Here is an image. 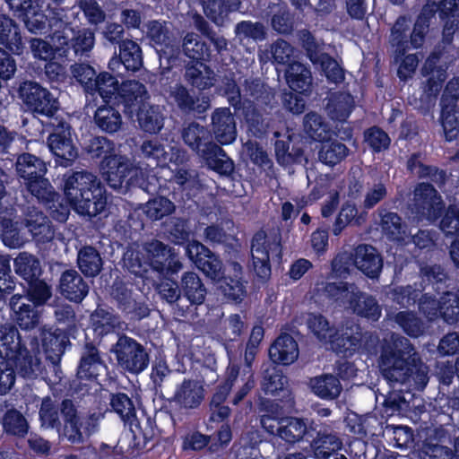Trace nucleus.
<instances>
[{
    "mask_svg": "<svg viewBox=\"0 0 459 459\" xmlns=\"http://www.w3.org/2000/svg\"><path fill=\"white\" fill-rule=\"evenodd\" d=\"M214 75L213 70L206 62L186 61L185 63L183 78L192 90L202 92L211 89L214 84Z\"/></svg>",
    "mask_w": 459,
    "mask_h": 459,
    "instance_id": "33",
    "label": "nucleus"
},
{
    "mask_svg": "<svg viewBox=\"0 0 459 459\" xmlns=\"http://www.w3.org/2000/svg\"><path fill=\"white\" fill-rule=\"evenodd\" d=\"M168 100L172 109L185 117L202 114L209 106L207 102L206 106L200 103L199 97L191 94L186 86L180 82L170 87Z\"/></svg>",
    "mask_w": 459,
    "mask_h": 459,
    "instance_id": "26",
    "label": "nucleus"
},
{
    "mask_svg": "<svg viewBox=\"0 0 459 459\" xmlns=\"http://www.w3.org/2000/svg\"><path fill=\"white\" fill-rule=\"evenodd\" d=\"M213 138L220 146L232 143L238 135L234 115L230 108H218L212 114Z\"/></svg>",
    "mask_w": 459,
    "mask_h": 459,
    "instance_id": "28",
    "label": "nucleus"
},
{
    "mask_svg": "<svg viewBox=\"0 0 459 459\" xmlns=\"http://www.w3.org/2000/svg\"><path fill=\"white\" fill-rule=\"evenodd\" d=\"M111 102L101 104L97 108L93 115L96 127L108 134L117 133L123 126V118L120 111Z\"/></svg>",
    "mask_w": 459,
    "mask_h": 459,
    "instance_id": "40",
    "label": "nucleus"
},
{
    "mask_svg": "<svg viewBox=\"0 0 459 459\" xmlns=\"http://www.w3.org/2000/svg\"><path fill=\"white\" fill-rule=\"evenodd\" d=\"M411 212L420 220L436 222L445 211V203L435 186L419 182L413 190Z\"/></svg>",
    "mask_w": 459,
    "mask_h": 459,
    "instance_id": "16",
    "label": "nucleus"
},
{
    "mask_svg": "<svg viewBox=\"0 0 459 459\" xmlns=\"http://www.w3.org/2000/svg\"><path fill=\"white\" fill-rule=\"evenodd\" d=\"M139 127L147 134H156L164 126V114L159 105L147 102L134 113Z\"/></svg>",
    "mask_w": 459,
    "mask_h": 459,
    "instance_id": "44",
    "label": "nucleus"
},
{
    "mask_svg": "<svg viewBox=\"0 0 459 459\" xmlns=\"http://www.w3.org/2000/svg\"><path fill=\"white\" fill-rule=\"evenodd\" d=\"M182 139L184 143L201 159L218 144L214 142L211 130L195 121L183 128Z\"/></svg>",
    "mask_w": 459,
    "mask_h": 459,
    "instance_id": "27",
    "label": "nucleus"
},
{
    "mask_svg": "<svg viewBox=\"0 0 459 459\" xmlns=\"http://www.w3.org/2000/svg\"><path fill=\"white\" fill-rule=\"evenodd\" d=\"M148 265L160 276V281L167 277L177 275L183 264L174 249L158 239H152L143 245Z\"/></svg>",
    "mask_w": 459,
    "mask_h": 459,
    "instance_id": "15",
    "label": "nucleus"
},
{
    "mask_svg": "<svg viewBox=\"0 0 459 459\" xmlns=\"http://www.w3.org/2000/svg\"><path fill=\"white\" fill-rule=\"evenodd\" d=\"M235 113L242 117L249 136L263 140L272 133L271 119L264 117L256 107L250 105L248 101H246L243 108Z\"/></svg>",
    "mask_w": 459,
    "mask_h": 459,
    "instance_id": "32",
    "label": "nucleus"
},
{
    "mask_svg": "<svg viewBox=\"0 0 459 459\" xmlns=\"http://www.w3.org/2000/svg\"><path fill=\"white\" fill-rule=\"evenodd\" d=\"M221 280L217 290L223 302L240 304L247 295V281L234 279L231 275L222 276Z\"/></svg>",
    "mask_w": 459,
    "mask_h": 459,
    "instance_id": "55",
    "label": "nucleus"
},
{
    "mask_svg": "<svg viewBox=\"0 0 459 459\" xmlns=\"http://www.w3.org/2000/svg\"><path fill=\"white\" fill-rule=\"evenodd\" d=\"M204 400V388L202 384L192 378H184L176 385L173 395L164 400L160 411L175 420L183 411L198 409Z\"/></svg>",
    "mask_w": 459,
    "mask_h": 459,
    "instance_id": "12",
    "label": "nucleus"
},
{
    "mask_svg": "<svg viewBox=\"0 0 459 459\" xmlns=\"http://www.w3.org/2000/svg\"><path fill=\"white\" fill-rule=\"evenodd\" d=\"M0 45L12 54L20 56L23 53L24 43L19 24L3 13H0Z\"/></svg>",
    "mask_w": 459,
    "mask_h": 459,
    "instance_id": "37",
    "label": "nucleus"
},
{
    "mask_svg": "<svg viewBox=\"0 0 459 459\" xmlns=\"http://www.w3.org/2000/svg\"><path fill=\"white\" fill-rule=\"evenodd\" d=\"M286 82L290 89L299 94L309 95L311 91L312 76L309 68L300 62L293 61L289 65L285 73Z\"/></svg>",
    "mask_w": 459,
    "mask_h": 459,
    "instance_id": "43",
    "label": "nucleus"
},
{
    "mask_svg": "<svg viewBox=\"0 0 459 459\" xmlns=\"http://www.w3.org/2000/svg\"><path fill=\"white\" fill-rule=\"evenodd\" d=\"M178 273L167 277L158 285L160 297L169 304H175L178 315L186 316L194 314L204 304L207 289L202 279L194 272H185L178 281Z\"/></svg>",
    "mask_w": 459,
    "mask_h": 459,
    "instance_id": "4",
    "label": "nucleus"
},
{
    "mask_svg": "<svg viewBox=\"0 0 459 459\" xmlns=\"http://www.w3.org/2000/svg\"><path fill=\"white\" fill-rule=\"evenodd\" d=\"M261 389L265 395H270L281 403H290L293 400L288 377L275 368L264 371Z\"/></svg>",
    "mask_w": 459,
    "mask_h": 459,
    "instance_id": "29",
    "label": "nucleus"
},
{
    "mask_svg": "<svg viewBox=\"0 0 459 459\" xmlns=\"http://www.w3.org/2000/svg\"><path fill=\"white\" fill-rule=\"evenodd\" d=\"M329 343L333 351L342 358L352 357L361 347L362 334L352 327L336 330L329 335Z\"/></svg>",
    "mask_w": 459,
    "mask_h": 459,
    "instance_id": "34",
    "label": "nucleus"
},
{
    "mask_svg": "<svg viewBox=\"0 0 459 459\" xmlns=\"http://www.w3.org/2000/svg\"><path fill=\"white\" fill-rule=\"evenodd\" d=\"M239 0H204V13L218 26L223 25L229 14L238 9Z\"/></svg>",
    "mask_w": 459,
    "mask_h": 459,
    "instance_id": "50",
    "label": "nucleus"
},
{
    "mask_svg": "<svg viewBox=\"0 0 459 459\" xmlns=\"http://www.w3.org/2000/svg\"><path fill=\"white\" fill-rule=\"evenodd\" d=\"M333 120L344 122L354 108V100L351 93L338 92L328 101L326 106Z\"/></svg>",
    "mask_w": 459,
    "mask_h": 459,
    "instance_id": "62",
    "label": "nucleus"
},
{
    "mask_svg": "<svg viewBox=\"0 0 459 459\" xmlns=\"http://www.w3.org/2000/svg\"><path fill=\"white\" fill-rule=\"evenodd\" d=\"M420 290L441 294L448 288L450 281L445 268L437 264L421 263L419 268Z\"/></svg>",
    "mask_w": 459,
    "mask_h": 459,
    "instance_id": "35",
    "label": "nucleus"
},
{
    "mask_svg": "<svg viewBox=\"0 0 459 459\" xmlns=\"http://www.w3.org/2000/svg\"><path fill=\"white\" fill-rule=\"evenodd\" d=\"M65 50V63L88 58L95 46V31L91 28L76 27L71 30V38L62 37L58 39Z\"/></svg>",
    "mask_w": 459,
    "mask_h": 459,
    "instance_id": "19",
    "label": "nucleus"
},
{
    "mask_svg": "<svg viewBox=\"0 0 459 459\" xmlns=\"http://www.w3.org/2000/svg\"><path fill=\"white\" fill-rule=\"evenodd\" d=\"M207 168L221 176H231L235 170V164L226 152L217 144L212 152L202 158Z\"/></svg>",
    "mask_w": 459,
    "mask_h": 459,
    "instance_id": "54",
    "label": "nucleus"
},
{
    "mask_svg": "<svg viewBox=\"0 0 459 459\" xmlns=\"http://www.w3.org/2000/svg\"><path fill=\"white\" fill-rule=\"evenodd\" d=\"M40 338L45 359L56 371L60 367L61 358L66 347L71 346L70 333L58 327L43 328Z\"/></svg>",
    "mask_w": 459,
    "mask_h": 459,
    "instance_id": "24",
    "label": "nucleus"
},
{
    "mask_svg": "<svg viewBox=\"0 0 459 459\" xmlns=\"http://www.w3.org/2000/svg\"><path fill=\"white\" fill-rule=\"evenodd\" d=\"M108 369L99 346L91 340H86L80 351L75 377L71 381L73 395L82 398L97 390L100 385V371Z\"/></svg>",
    "mask_w": 459,
    "mask_h": 459,
    "instance_id": "5",
    "label": "nucleus"
},
{
    "mask_svg": "<svg viewBox=\"0 0 459 459\" xmlns=\"http://www.w3.org/2000/svg\"><path fill=\"white\" fill-rule=\"evenodd\" d=\"M348 307L358 316L372 322L378 321L382 315V307L377 299L361 291L359 287L351 296Z\"/></svg>",
    "mask_w": 459,
    "mask_h": 459,
    "instance_id": "39",
    "label": "nucleus"
},
{
    "mask_svg": "<svg viewBox=\"0 0 459 459\" xmlns=\"http://www.w3.org/2000/svg\"><path fill=\"white\" fill-rule=\"evenodd\" d=\"M243 100L248 101L250 105L255 107L270 106L273 99V93L266 84L258 79L245 81L243 88Z\"/></svg>",
    "mask_w": 459,
    "mask_h": 459,
    "instance_id": "51",
    "label": "nucleus"
},
{
    "mask_svg": "<svg viewBox=\"0 0 459 459\" xmlns=\"http://www.w3.org/2000/svg\"><path fill=\"white\" fill-rule=\"evenodd\" d=\"M358 286L355 283L347 281L325 282L320 290V294L328 301L329 304L335 307H349L351 296H353Z\"/></svg>",
    "mask_w": 459,
    "mask_h": 459,
    "instance_id": "46",
    "label": "nucleus"
},
{
    "mask_svg": "<svg viewBox=\"0 0 459 459\" xmlns=\"http://www.w3.org/2000/svg\"><path fill=\"white\" fill-rule=\"evenodd\" d=\"M309 385L314 394L327 401L338 398L342 391L339 378L327 373L310 378Z\"/></svg>",
    "mask_w": 459,
    "mask_h": 459,
    "instance_id": "47",
    "label": "nucleus"
},
{
    "mask_svg": "<svg viewBox=\"0 0 459 459\" xmlns=\"http://www.w3.org/2000/svg\"><path fill=\"white\" fill-rule=\"evenodd\" d=\"M143 65V56L140 45L133 39H126L118 47V55L108 61V69L117 75L140 71Z\"/></svg>",
    "mask_w": 459,
    "mask_h": 459,
    "instance_id": "21",
    "label": "nucleus"
},
{
    "mask_svg": "<svg viewBox=\"0 0 459 459\" xmlns=\"http://www.w3.org/2000/svg\"><path fill=\"white\" fill-rule=\"evenodd\" d=\"M76 263L81 273L87 278L96 277L103 267L100 252L91 246H83L79 249Z\"/></svg>",
    "mask_w": 459,
    "mask_h": 459,
    "instance_id": "49",
    "label": "nucleus"
},
{
    "mask_svg": "<svg viewBox=\"0 0 459 459\" xmlns=\"http://www.w3.org/2000/svg\"><path fill=\"white\" fill-rule=\"evenodd\" d=\"M288 403H281L274 398H263L259 403L260 422L262 427L270 434H273V428L282 417L281 411Z\"/></svg>",
    "mask_w": 459,
    "mask_h": 459,
    "instance_id": "57",
    "label": "nucleus"
},
{
    "mask_svg": "<svg viewBox=\"0 0 459 459\" xmlns=\"http://www.w3.org/2000/svg\"><path fill=\"white\" fill-rule=\"evenodd\" d=\"M271 360L279 365L292 364L299 357V346L295 339L287 333H281L269 348Z\"/></svg>",
    "mask_w": 459,
    "mask_h": 459,
    "instance_id": "36",
    "label": "nucleus"
},
{
    "mask_svg": "<svg viewBox=\"0 0 459 459\" xmlns=\"http://www.w3.org/2000/svg\"><path fill=\"white\" fill-rule=\"evenodd\" d=\"M146 29V36L154 48L164 53L174 51V48L178 46L177 38L166 22L153 20L147 23Z\"/></svg>",
    "mask_w": 459,
    "mask_h": 459,
    "instance_id": "41",
    "label": "nucleus"
},
{
    "mask_svg": "<svg viewBox=\"0 0 459 459\" xmlns=\"http://www.w3.org/2000/svg\"><path fill=\"white\" fill-rule=\"evenodd\" d=\"M84 152L91 160L100 161H107L115 152V143L104 136L91 137L83 146Z\"/></svg>",
    "mask_w": 459,
    "mask_h": 459,
    "instance_id": "61",
    "label": "nucleus"
},
{
    "mask_svg": "<svg viewBox=\"0 0 459 459\" xmlns=\"http://www.w3.org/2000/svg\"><path fill=\"white\" fill-rule=\"evenodd\" d=\"M14 166L21 192L25 199L34 200L35 196L43 197L42 194L48 193L51 183L47 178V163L42 159L22 152L17 156Z\"/></svg>",
    "mask_w": 459,
    "mask_h": 459,
    "instance_id": "7",
    "label": "nucleus"
},
{
    "mask_svg": "<svg viewBox=\"0 0 459 459\" xmlns=\"http://www.w3.org/2000/svg\"><path fill=\"white\" fill-rule=\"evenodd\" d=\"M422 153L420 152L411 153L406 161V169L411 174H416L419 179L429 180L428 183L443 188L448 179L447 171L436 165L425 164L421 161Z\"/></svg>",
    "mask_w": 459,
    "mask_h": 459,
    "instance_id": "30",
    "label": "nucleus"
},
{
    "mask_svg": "<svg viewBox=\"0 0 459 459\" xmlns=\"http://www.w3.org/2000/svg\"><path fill=\"white\" fill-rule=\"evenodd\" d=\"M316 459H329L342 448V441L334 431L332 424L320 420L310 421L308 441Z\"/></svg>",
    "mask_w": 459,
    "mask_h": 459,
    "instance_id": "17",
    "label": "nucleus"
},
{
    "mask_svg": "<svg viewBox=\"0 0 459 459\" xmlns=\"http://www.w3.org/2000/svg\"><path fill=\"white\" fill-rule=\"evenodd\" d=\"M320 143L319 160L329 167L340 164L349 155L350 150L346 144L336 139H325Z\"/></svg>",
    "mask_w": 459,
    "mask_h": 459,
    "instance_id": "52",
    "label": "nucleus"
},
{
    "mask_svg": "<svg viewBox=\"0 0 459 459\" xmlns=\"http://www.w3.org/2000/svg\"><path fill=\"white\" fill-rule=\"evenodd\" d=\"M56 290L64 299L79 305L88 296L90 285L75 269L71 268L61 273Z\"/></svg>",
    "mask_w": 459,
    "mask_h": 459,
    "instance_id": "25",
    "label": "nucleus"
},
{
    "mask_svg": "<svg viewBox=\"0 0 459 459\" xmlns=\"http://www.w3.org/2000/svg\"><path fill=\"white\" fill-rule=\"evenodd\" d=\"M117 77H125V75H117L113 72H100L90 94L98 93L104 103L111 102L120 84Z\"/></svg>",
    "mask_w": 459,
    "mask_h": 459,
    "instance_id": "56",
    "label": "nucleus"
},
{
    "mask_svg": "<svg viewBox=\"0 0 459 459\" xmlns=\"http://www.w3.org/2000/svg\"><path fill=\"white\" fill-rule=\"evenodd\" d=\"M437 13L444 22V36L452 37L459 26V0H428L418 14L414 25L426 36L431 19Z\"/></svg>",
    "mask_w": 459,
    "mask_h": 459,
    "instance_id": "11",
    "label": "nucleus"
},
{
    "mask_svg": "<svg viewBox=\"0 0 459 459\" xmlns=\"http://www.w3.org/2000/svg\"><path fill=\"white\" fill-rule=\"evenodd\" d=\"M277 260L282 257V247L281 241H271L264 230H259L253 235L250 240L249 271L261 281H267L272 274L270 255Z\"/></svg>",
    "mask_w": 459,
    "mask_h": 459,
    "instance_id": "10",
    "label": "nucleus"
},
{
    "mask_svg": "<svg viewBox=\"0 0 459 459\" xmlns=\"http://www.w3.org/2000/svg\"><path fill=\"white\" fill-rule=\"evenodd\" d=\"M14 271L26 282L39 278L42 274V268L39 258L35 255L23 252L13 260Z\"/></svg>",
    "mask_w": 459,
    "mask_h": 459,
    "instance_id": "60",
    "label": "nucleus"
},
{
    "mask_svg": "<svg viewBox=\"0 0 459 459\" xmlns=\"http://www.w3.org/2000/svg\"><path fill=\"white\" fill-rule=\"evenodd\" d=\"M25 378H45L46 365L33 355L12 323L0 325V394H5L15 382V373Z\"/></svg>",
    "mask_w": 459,
    "mask_h": 459,
    "instance_id": "3",
    "label": "nucleus"
},
{
    "mask_svg": "<svg viewBox=\"0 0 459 459\" xmlns=\"http://www.w3.org/2000/svg\"><path fill=\"white\" fill-rule=\"evenodd\" d=\"M25 225L37 244L44 245L54 239V226L49 218L42 212H35L28 214L25 220Z\"/></svg>",
    "mask_w": 459,
    "mask_h": 459,
    "instance_id": "42",
    "label": "nucleus"
},
{
    "mask_svg": "<svg viewBox=\"0 0 459 459\" xmlns=\"http://www.w3.org/2000/svg\"><path fill=\"white\" fill-rule=\"evenodd\" d=\"M29 48L34 59L42 61H50L58 59L65 63V50L62 48V45L54 47L50 42L40 39L31 38L29 41Z\"/></svg>",
    "mask_w": 459,
    "mask_h": 459,
    "instance_id": "63",
    "label": "nucleus"
},
{
    "mask_svg": "<svg viewBox=\"0 0 459 459\" xmlns=\"http://www.w3.org/2000/svg\"><path fill=\"white\" fill-rule=\"evenodd\" d=\"M49 193L35 196L34 202L42 204L49 216L65 222L73 208L78 214L96 217L106 210L107 191L100 179L87 170L72 172L65 179L63 197L51 185Z\"/></svg>",
    "mask_w": 459,
    "mask_h": 459,
    "instance_id": "2",
    "label": "nucleus"
},
{
    "mask_svg": "<svg viewBox=\"0 0 459 459\" xmlns=\"http://www.w3.org/2000/svg\"><path fill=\"white\" fill-rule=\"evenodd\" d=\"M426 36L413 24L406 15H399L390 29L388 43L395 62L404 56L411 49L420 48Z\"/></svg>",
    "mask_w": 459,
    "mask_h": 459,
    "instance_id": "14",
    "label": "nucleus"
},
{
    "mask_svg": "<svg viewBox=\"0 0 459 459\" xmlns=\"http://www.w3.org/2000/svg\"><path fill=\"white\" fill-rule=\"evenodd\" d=\"M90 323L94 336L100 339L116 332L120 325L118 316L100 306L91 314Z\"/></svg>",
    "mask_w": 459,
    "mask_h": 459,
    "instance_id": "45",
    "label": "nucleus"
},
{
    "mask_svg": "<svg viewBox=\"0 0 459 459\" xmlns=\"http://www.w3.org/2000/svg\"><path fill=\"white\" fill-rule=\"evenodd\" d=\"M183 51L188 61L210 62L212 60L211 47L199 35L188 33L183 40Z\"/></svg>",
    "mask_w": 459,
    "mask_h": 459,
    "instance_id": "53",
    "label": "nucleus"
},
{
    "mask_svg": "<svg viewBox=\"0 0 459 459\" xmlns=\"http://www.w3.org/2000/svg\"><path fill=\"white\" fill-rule=\"evenodd\" d=\"M379 367L385 378L400 384L399 391H390L384 397L383 411L387 416L399 413L406 400L403 392L422 391L428 382V367L411 342L400 337L382 346Z\"/></svg>",
    "mask_w": 459,
    "mask_h": 459,
    "instance_id": "1",
    "label": "nucleus"
},
{
    "mask_svg": "<svg viewBox=\"0 0 459 459\" xmlns=\"http://www.w3.org/2000/svg\"><path fill=\"white\" fill-rule=\"evenodd\" d=\"M274 138V153L276 160L281 165L290 164L297 162L303 156L304 152L302 148L292 146L291 151H290V143L292 136L283 135L285 139H280L281 134L278 131L272 132Z\"/></svg>",
    "mask_w": 459,
    "mask_h": 459,
    "instance_id": "58",
    "label": "nucleus"
},
{
    "mask_svg": "<svg viewBox=\"0 0 459 459\" xmlns=\"http://www.w3.org/2000/svg\"><path fill=\"white\" fill-rule=\"evenodd\" d=\"M22 296H13L10 306L14 312V321L22 330H31L35 328L39 323L40 315L36 306L22 302Z\"/></svg>",
    "mask_w": 459,
    "mask_h": 459,
    "instance_id": "48",
    "label": "nucleus"
},
{
    "mask_svg": "<svg viewBox=\"0 0 459 459\" xmlns=\"http://www.w3.org/2000/svg\"><path fill=\"white\" fill-rule=\"evenodd\" d=\"M186 254L207 278L212 281H220L222 278L224 274L222 261L204 244L193 240V243L186 248Z\"/></svg>",
    "mask_w": 459,
    "mask_h": 459,
    "instance_id": "22",
    "label": "nucleus"
},
{
    "mask_svg": "<svg viewBox=\"0 0 459 459\" xmlns=\"http://www.w3.org/2000/svg\"><path fill=\"white\" fill-rule=\"evenodd\" d=\"M353 264L368 278L376 279L382 271L383 258L373 246L359 244L354 249Z\"/></svg>",
    "mask_w": 459,
    "mask_h": 459,
    "instance_id": "31",
    "label": "nucleus"
},
{
    "mask_svg": "<svg viewBox=\"0 0 459 459\" xmlns=\"http://www.w3.org/2000/svg\"><path fill=\"white\" fill-rule=\"evenodd\" d=\"M16 92L26 110L34 117L42 116L51 120L52 117L61 115L58 99L39 82L32 80L21 81Z\"/></svg>",
    "mask_w": 459,
    "mask_h": 459,
    "instance_id": "9",
    "label": "nucleus"
},
{
    "mask_svg": "<svg viewBox=\"0 0 459 459\" xmlns=\"http://www.w3.org/2000/svg\"><path fill=\"white\" fill-rule=\"evenodd\" d=\"M148 99L149 94L143 83L136 80H126L120 82L111 103L117 107L122 106L124 113L133 117Z\"/></svg>",
    "mask_w": 459,
    "mask_h": 459,
    "instance_id": "23",
    "label": "nucleus"
},
{
    "mask_svg": "<svg viewBox=\"0 0 459 459\" xmlns=\"http://www.w3.org/2000/svg\"><path fill=\"white\" fill-rule=\"evenodd\" d=\"M43 126L48 133L47 144L56 165L71 167L78 157V149L74 142L76 134L69 117L61 114L48 120Z\"/></svg>",
    "mask_w": 459,
    "mask_h": 459,
    "instance_id": "6",
    "label": "nucleus"
},
{
    "mask_svg": "<svg viewBox=\"0 0 459 459\" xmlns=\"http://www.w3.org/2000/svg\"><path fill=\"white\" fill-rule=\"evenodd\" d=\"M310 422L307 424L304 419L286 417L277 422L273 428V434H277L281 439L290 444H294L305 438L308 441Z\"/></svg>",
    "mask_w": 459,
    "mask_h": 459,
    "instance_id": "38",
    "label": "nucleus"
},
{
    "mask_svg": "<svg viewBox=\"0 0 459 459\" xmlns=\"http://www.w3.org/2000/svg\"><path fill=\"white\" fill-rule=\"evenodd\" d=\"M239 374V368L233 365L227 368L225 378L215 387L209 403V421L225 423L231 413V409L225 404L235 381Z\"/></svg>",
    "mask_w": 459,
    "mask_h": 459,
    "instance_id": "20",
    "label": "nucleus"
},
{
    "mask_svg": "<svg viewBox=\"0 0 459 459\" xmlns=\"http://www.w3.org/2000/svg\"><path fill=\"white\" fill-rule=\"evenodd\" d=\"M100 169L113 189L128 188L137 176L134 164L126 156L116 152L107 161H101Z\"/></svg>",
    "mask_w": 459,
    "mask_h": 459,
    "instance_id": "18",
    "label": "nucleus"
},
{
    "mask_svg": "<svg viewBox=\"0 0 459 459\" xmlns=\"http://www.w3.org/2000/svg\"><path fill=\"white\" fill-rule=\"evenodd\" d=\"M115 356L116 367L124 375L138 376L147 369L150 354L141 342L126 334H120L109 349Z\"/></svg>",
    "mask_w": 459,
    "mask_h": 459,
    "instance_id": "8",
    "label": "nucleus"
},
{
    "mask_svg": "<svg viewBox=\"0 0 459 459\" xmlns=\"http://www.w3.org/2000/svg\"><path fill=\"white\" fill-rule=\"evenodd\" d=\"M303 129L305 134L316 142H322L326 139L330 132L329 125L322 116L315 111H310L305 115Z\"/></svg>",
    "mask_w": 459,
    "mask_h": 459,
    "instance_id": "64",
    "label": "nucleus"
},
{
    "mask_svg": "<svg viewBox=\"0 0 459 459\" xmlns=\"http://www.w3.org/2000/svg\"><path fill=\"white\" fill-rule=\"evenodd\" d=\"M420 291H423V290H420L416 283L414 285L394 286L386 292V297L395 308H409L416 305Z\"/></svg>",
    "mask_w": 459,
    "mask_h": 459,
    "instance_id": "59",
    "label": "nucleus"
},
{
    "mask_svg": "<svg viewBox=\"0 0 459 459\" xmlns=\"http://www.w3.org/2000/svg\"><path fill=\"white\" fill-rule=\"evenodd\" d=\"M112 411L119 415L125 425H128L132 433L129 447L141 455L149 441L152 439L153 430L143 431L136 417V410L132 399L125 393L111 394L110 403Z\"/></svg>",
    "mask_w": 459,
    "mask_h": 459,
    "instance_id": "13",
    "label": "nucleus"
}]
</instances>
